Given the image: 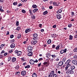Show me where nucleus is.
Returning a JSON list of instances; mask_svg holds the SVG:
<instances>
[{
	"label": "nucleus",
	"instance_id": "nucleus-9",
	"mask_svg": "<svg viewBox=\"0 0 77 77\" xmlns=\"http://www.w3.org/2000/svg\"><path fill=\"white\" fill-rule=\"evenodd\" d=\"M72 63L75 65H77V61L76 60H74L72 61Z\"/></svg>",
	"mask_w": 77,
	"mask_h": 77
},
{
	"label": "nucleus",
	"instance_id": "nucleus-18",
	"mask_svg": "<svg viewBox=\"0 0 77 77\" xmlns=\"http://www.w3.org/2000/svg\"><path fill=\"white\" fill-rule=\"evenodd\" d=\"M73 39V36L72 35H70L69 36V40H72Z\"/></svg>",
	"mask_w": 77,
	"mask_h": 77
},
{
	"label": "nucleus",
	"instance_id": "nucleus-46",
	"mask_svg": "<svg viewBox=\"0 0 77 77\" xmlns=\"http://www.w3.org/2000/svg\"><path fill=\"white\" fill-rule=\"evenodd\" d=\"M13 5H14V6H15V5H17V2H14L13 3Z\"/></svg>",
	"mask_w": 77,
	"mask_h": 77
},
{
	"label": "nucleus",
	"instance_id": "nucleus-40",
	"mask_svg": "<svg viewBox=\"0 0 77 77\" xmlns=\"http://www.w3.org/2000/svg\"><path fill=\"white\" fill-rule=\"evenodd\" d=\"M43 59L42 58H40L38 60V62H40V61H42Z\"/></svg>",
	"mask_w": 77,
	"mask_h": 77
},
{
	"label": "nucleus",
	"instance_id": "nucleus-20",
	"mask_svg": "<svg viewBox=\"0 0 77 77\" xmlns=\"http://www.w3.org/2000/svg\"><path fill=\"white\" fill-rule=\"evenodd\" d=\"M56 34H52L51 35V36L52 38H55L56 37Z\"/></svg>",
	"mask_w": 77,
	"mask_h": 77
},
{
	"label": "nucleus",
	"instance_id": "nucleus-64",
	"mask_svg": "<svg viewBox=\"0 0 77 77\" xmlns=\"http://www.w3.org/2000/svg\"><path fill=\"white\" fill-rule=\"evenodd\" d=\"M52 75H50L49 74V76H48V77H52Z\"/></svg>",
	"mask_w": 77,
	"mask_h": 77
},
{
	"label": "nucleus",
	"instance_id": "nucleus-19",
	"mask_svg": "<svg viewBox=\"0 0 77 77\" xmlns=\"http://www.w3.org/2000/svg\"><path fill=\"white\" fill-rule=\"evenodd\" d=\"M15 60H16V58H15V57H13L12 58V62H15Z\"/></svg>",
	"mask_w": 77,
	"mask_h": 77
},
{
	"label": "nucleus",
	"instance_id": "nucleus-28",
	"mask_svg": "<svg viewBox=\"0 0 77 77\" xmlns=\"http://www.w3.org/2000/svg\"><path fill=\"white\" fill-rule=\"evenodd\" d=\"M73 58H74V59H75V60H77V55H75L73 57Z\"/></svg>",
	"mask_w": 77,
	"mask_h": 77
},
{
	"label": "nucleus",
	"instance_id": "nucleus-29",
	"mask_svg": "<svg viewBox=\"0 0 77 77\" xmlns=\"http://www.w3.org/2000/svg\"><path fill=\"white\" fill-rule=\"evenodd\" d=\"M74 70H70V74H74Z\"/></svg>",
	"mask_w": 77,
	"mask_h": 77
},
{
	"label": "nucleus",
	"instance_id": "nucleus-10",
	"mask_svg": "<svg viewBox=\"0 0 77 77\" xmlns=\"http://www.w3.org/2000/svg\"><path fill=\"white\" fill-rule=\"evenodd\" d=\"M63 65V62L62 61H61L59 62L58 64V66H62Z\"/></svg>",
	"mask_w": 77,
	"mask_h": 77
},
{
	"label": "nucleus",
	"instance_id": "nucleus-31",
	"mask_svg": "<svg viewBox=\"0 0 77 77\" xmlns=\"http://www.w3.org/2000/svg\"><path fill=\"white\" fill-rule=\"evenodd\" d=\"M32 6L33 8H37V5H33Z\"/></svg>",
	"mask_w": 77,
	"mask_h": 77
},
{
	"label": "nucleus",
	"instance_id": "nucleus-51",
	"mask_svg": "<svg viewBox=\"0 0 77 77\" xmlns=\"http://www.w3.org/2000/svg\"><path fill=\"white\" fill-rule=\"evenodd\" d=\"M71 14L72 15V16H75V15L74 14V12H72Z\"/></svg>",
	"mask_w": 77,
	"mask_h": 77
},
{
	"label": "nucleus",
	"instance_id": "nucleus-43",
	"mask_svg": "<svg viewBox=\"0 0 77 77\" xmlns=\"http://www.w3.org/2000/svg\"><path fill=\"white\" fill-rule=\"evenodd\" d=\"M14 37V35H10V38L11 39L13 38Z\"/></svg>",
	"mask_w": 77,
	"mask_h": 77
},
{
	"label": "nucleus",
	"instance_id": "nucleus-48",
	"mask_svg": "<svg viewBox=\"0 0 77 77\" xmlns=\"http://www.w3.org/2000/svg\"><path fill=\"white\" fill-rule=\"evenodd\" d=\"M15 69H19V66H17L16 67Z\"/></svg>",
	"mask_w": 77,
	"mask_h": 77
},
{
	"label": "nucleus",
	"instance_id": "nucleus-44",
	"mask_svg": "<svg viewBox=\"0 0 77 77\" xmlns=\"http://www.w3.org/2000/svg\"><path fill=\"white\" fill-rule=\"evenodd\" d=\"M21 60L22 61H23V62H24V61H25V60H24V57L21 58Z\"/></svg>",
	"mask_w": 77,
	"mask_h": 77
},
{
	"label": "nucleus",
	"instance_id": "nucleus-2",
	"mask_svg": "<svg viewBox=\"0 0 77 77\" xmlns=\"http://www.w3.org/2000/svg\"><path fill=\"white\" fill-rule=\"evenodd\" d=\"M32 35L33 37H34L32 38L33 40H36V39H38V38L37 37V36H38V34L35 33L32 34Z\"/></svg>",
	"mask_w": 77,
	"mask_h": 77
},
{
	"label": "nucleus",
	"instance_id": "nucleus-32",
	"mask_svg": "<svg viewBox=\"0 0 77 77\" xmlns=\"http://www.w3.org/2000/svg\"><path fill=\"white\" fill-rule=\"evenodd\" d=\"M48 13V11H45V12H44L43 13V15H46V14Z\"/></svg>",
	"mask_w": 77,
	"mask_h": 77
},
{
	"label": "nucleus",
	"instance_id": "nucleus-41",
	"mask_svg": "<svg viewBox=\"0 0 77 77\" xmlns=\"http://www.w3.org/2000/svg\"><path fill=\"white\" fill-rule=\"evenodd\" d=\"M21 2H23V3H26V2H27V0H20Z\"/></svg>",
	"mask_w": 77,
	"mask_h": 77
},
{
	"label": "nucleus",
	"instance_id": "nucleus-37",
	"mask_svg": "<svg viewBox=\"0 0 77 77\" xmlns=\"http://www.w3.org/2000/svg\"><path fill=\"white\" fill-rule=\"evenodd\" d=\"M53 77H58V76H57V75L56 74H54L53 75Z\"/></svg>",
	"mask_w": 77,
	"mask_h": 77
},
{
	"label": "nucleus",
	"instance_id": "nucleus-33",
	"mask_svg": "<svg viewBox=\"0 0 77 77\" xmlns=\"http://www.w3.org/2000/svg\"><path fill=\"white\" fill-rule=\"evenodd\" d=\"M60 47V45H58V46H57L56 47V49L57 50H59V49Z\"/></svg>",
	"mask_w": 77,
	"mask_h": 77
},
{
	"label": "nucleus",
	"instance_id": "nucleus-1",
	"mask_svg": "<svg viewBox=\"0 0 77 77\" xmlns=\"http://www.w3.org/2000/svg\"><path fill=\"white\" fill-rule=\"evenodd\" d=\"M27 50V52L32 51L33 50V47L30 45H29L28 47Z\"/></svg>",
	"mask_w": 77,
	"mask_h": 77
},
{
	"label": "nucleus",
	"instance_id": "nucleus-42",
	"mask_svg": "<svg viewBox=\"0 0 77 77\" xmlns=\"http://www.w3.org/2000/svg\"><path fill=\"white\" fill-rule=\"evenodd\" d=\"M73 51L74 52H77V47L76 48H75L74 50Z\"/></svg>",
	"mask_w": 77,
	"mask_h": 77
},
{
	"label": "nucleus",
	"instance_id": "nucleus-14",
	"mask_svg": "<svg viewBox=\"0 0 77 77\" xmlns=\"http://www.w3.org/2000/svg\"><path fill=\"white\" fill-rule=\"evenodd\" d=\"M26 71H22L21 72V74L22 75H26Z\"/></svg>",
	"mask_w": 77,
	"mask_h": 77
},
{
	"label": "nucleus",
	"instance_id": "nucleus-21",
	"mask_svg": "<svg viewBox=\"0 0 77 77\" xmlns=\"http://www.w3.org/2000/svg\"><path fill=\"white\" fill-rule=\"evenodd\" d=\"M38 11V8H36L34 9V10L32 11V12L33 13H35V12H37Z\"/></svg>",
	"mask_w": 77,
	"mask_h": 77
},
{
	"label": "nucleus",
	"instance_id": "nucleus-8",
	"mask_svg": "<svg viewBox=\"0 0 77 77\" xmlns=\"http://www.w3.org/2000/svg\"><path fill=\"white\" fill-rule=\"evenodd\" d=\"M29 53L27 54V56H29L30 57V56H33V52L32 51H31L30 52H28Z\"/></svg>",
	"mask_w": 77,
	"mask_h": 77
},
{
	"label": "nucleus",
	"instance_id": "nucleus-25",
	"mask_svg": "<svg viewBox=\"0 0 77 77\" xmlns=\"http://www.w3.org/2000/svg\"><path fill=\"white\" fill-rule=\"evenodd\" d=\"M54 71H52L49 74L50 75H53L54 74ZM52 74V75H51Z\"/></svg>",
	"mask_w": 77,
	"mask_h": 77
},
{
	"label": "nucleus",
	"instance_id": "nucleus-12",
	"mask_svg": "<svg viewBox=\"0 0 77 77\" xmlns=\"http://www.w3.org/2000/svg\"><path fill=\"white\" fill-rule=\"evenodd\" d=\"M15 53H17V56H20V51H18V50H16L14 51Z\"/></svg>",
	"mask_w": 77,
	"mask_h": 77
},
{
	"label": "nucleus",
	"instance_id": "nucleus-4",
	"mask_svg": "<svg viewBox=\"0 0 77 77\" xmlns=\"http://www.w3.org/2000/svg\"><path fill=\"white\" fill-rule=\"evenodd\" d=\"M67 51V49L66 48L64 49V50H62L60 51V53L61 54H63L64 53H66Z\"/></svg>",
	"mask_w": 77,
	"mask_h": 77
},
{
	"label": "nucleus",
	"instance_id": "nucleus-47",
	"mask_svg": "<svg viewBox=\"0 0 77 77\" xmlns=\"http://www.w3.org/2000/svg\"><path fill=\"white\" fill-rule=\"evenodd\" d=\"M16 30H18V31H19V30H20V26H18V27H17L16 29Z\"/></svg>",
	"mask_w": 77,
	"mask_h": 77
},
{
	"label": "nucleus",
	"instance_id": "nucleus-15",
	"mask_svg": "<svg viewBox=\"0 0 77 77\" xmlns=\"http://www.w3.org/2000/svg\"><path fill=\"white\" fill-rule=\"evenodd\" d=\"M15 47V45L14 43H12L11 45L10 46V47L12 48H14Z\"/></svg>",
	"mask_w": 77,
	"mask_h": 77
},
{
	"label": "nucleus",
	"instance_id": "nucleus-26",
	"mask_svg": "<svg viewBox=\"0 0 77 77\" xmlns=\"http://www.w3.org/2000/svg\"><path fill=\"white\" fill-rule=\"evenodd\" d=\"M36 76H37V75L35 73H34L32 74V77H36Z\"/></svg>",
	"mask_w": 77,
	"mask_h": 77
},
{
	"label": "nucleus",
	"instance_id": "nucleus-56",
	"mask_svg": "<svg viewBox=\"0 0 77 77\" xmlns=\"http://www.w3.org/2000/svg\"><path fill=\"white\" fill-rule=\"evenodd\" d=\"M8 53H7V52H6V53H4V55L5 56H7V55H8Z\"/></svg>",
	"mask_w": 77,
	"mask_h": 77
},
{
	"label": "nucleus",
	"instance_id": "nucleus-62",
	"mask_svg": "<svg viewBox=\"0 0 77 77\" xmlns=\"http://www.w3.org/2000/svg\"><path fill=\"white\" fill-rule=\"evenodd\" d=\"M41 63H40L38 64V67H40V66H41Z\"/></svg>",
	"mask_w": 77,
	"mask_h": 77
},
{
	"label": "nucleus",
	"instance_id": "nucleus-38",
	"mask_svg": "<svg viewBox=\"0 0 77 77\" xmlns=\"http://www.w3.org/2000/svg\"><path fill=\"white\" fill-rule=\"evenodd\" d=\"M51 56L53 58L56 57V56L55 55V54H54V55H51Z\"/></svg>",
	"mask_w": 77,
	"mask_h": 77
},
{
	"label": "nucleus",
	"instance_id": "nucleus-36",
	"mask_svg": "<svg viewBox=\"0 0 77 77\" xmlns=\"http://www.w3.org/2000/svg\"><path fill=\"white\" fill-rule=\"evenodd\" d=\"M72 26V25L71 23H70L68 24V27H71V26Z\"/></svg>",
	"mask_w": 77,
	"mask_h": 77
},
{
	"label": "nucleus",
	"instance_id": "nucleus-60",
	"mask_svg": "<svg viewBox=\"0 0 77 77\" xmlns=\"http://www.w3.org/2000/svg\"><path fill=\"white\" fill-rule=\"evenodd\" d=\"M0 11L2 12H4V10L2 9H1V10H0Z\"/></svg>",
	"mask_w": 77,
	"mask_h": 77
},
{
	"label": "nucleus",
	"instance_id": "nucleus-45",
	"mask_svg": "<svg viewBox=\"0 0 77 77\" xmlns=\"http://www.w3.org/2000/svg\"><path fill=\"white\" fill-rule=\"evenodd\" d=\"M16 24L17 26H18V25H19V22L18 21L16 22Z\"/></svg>",
	"mask_w": 77,
	"mask_h": 77
},
{
	"label": "nucleus",
	"instance_id": "nucleus-23",
	"mask_svg": "<svg viewBox=\"0 0 77 77\" xmlns=\"http://www.w3.org/2000/svg\"><path fill=\"white\" fill-rule=\"evenodd\" d=\"M75 66L73 65L72 66H71L70 68L71 69V70H74V69H75Z\"/></svg>",
	"mask_w": 77,
	"mask_h": 77
},
{
	"label": "nucleus",
	"instance_id": "nucleus-58",
	"mask_svg": "<svg viewBox=\"0 0 77 77\" xmlns=\"http://www.w3.org/2000/svg\"><path fill=\"white\" fill-rule=\"evenodd\" d=\"M47 63H47L46 62H45L43 63V64H44V65H47Z\"/></svg>",
	"mask_w": 77,
	"mask_h": 77
},
{
	"label": "nucleus",
	"instance_id": "nucleus-11",
	"mask_svg": "<svg viewBox=\"0 0 77 77\" xmlns=\"http://www.w3.org/2000/svg\"><path fill=\"white\" fill-rule=\"evenodd\" d=\"M31 43L32 44V45H35V44L37 43V41L33 40L31 42Z\"/></svg>",
	"mask_w": 77,
	"mask_h": 77
},
{
	"label": "nucleus",
	"instance_id": "nucleus-35",
	"mask_svg": "<svg viewBox=\"0 0 77 77\" xmlns=\"http://www.w3.org/2000/svg\"><path fill=\"white\" fill-rule=\"evenodd\" d=\"M21 12H22V13H23V14H25L26 13V11H25V10H24V9H22L21 10Z\"/></svg>",
	"mask_w": 77,
	"mask_h": 77
},
{
	"label": "nucleus",
	"instance_id": "nucleus-61",
	"mask_svg": "<svg viewBox=\"0 0 77 77\" xmlns=\"http://www.w3.org/2000/svg\"><path fill=\"white\" fill-rule=\"evenodd\" d=\"M42 24H39V25H38V26L39 27H42Z\"/></svg>",
	"mask_w": 77,
	"mask_h": 77
},
{
	"label": "nucleus",
	"instance_id": "nucleus-27",
	"mask_svg": "<svg viewBox=\"0 0 77 77\" xmlns=\"http://www.w3.org/2000/svg\"><path fill=\"white\" fill-rule=\"evenodd\" d=\"M57 19L60 20V19L61 18H62V17H61V15L60 14L59 16L57 17Z\"/></svg>",
	"mask_w": 77,
	"mask_h": 77
},
{
	"label": "nucleus",
	"instance_id": "nucleus-49",
	"mask_svg": "<svg viewBox=\"0 0 77 77\" xmlns=\"http://www.w3.org/2000/svg\"><path fill=\"white\" fill-rule=\"evenodd\" d=\"M3 55L0 54V59L1 58H3Z\"/></svg>",
	"mask_w": 77,
	"mask_h": 77
},
{
	"label": "nucleus",
	"instance_id": "nucleus-52",
	"mask_svg": "<svg viewBox=\"0 0 77 77\" xmlns=\"http://www.w3.org/2000/svg\"><path fill=\"white\" fill-rule=\"evenodd\" d=\"M55 48H56V47H55V45H52V48H53L54 49Z\"/></svg>",
	"mask_w": 77,
	"mask_h": 77
},
{
	"label": "nucleus",
	"instance_id": "nucleus-39",
	"mask_svg": "<svg viewBox=\"0 0 77 77\" xmlns=\"http://www.w3.org/2000/svg\"><path fill=\"white\" fill-rule=\"evenodd\" d=\"M14 41H15V40L14 39H12L10 41L11 42H12V43H14Z\"/></svg>",
	"mask_w": 77,
	"mask_h": 77
},
{
	"label": "nucleus",
	"instance_id": "nucleus-5",
	"mask_svg": "<svg viewBox=\"0 0 77 77\" xmlns=\"http://www.w3.org/2000/svg\"><path fill=\"white\" fill-rule=\"evenodd\" d=\"M29 63L31 65H34V64L35 63V61L31 59L29 61Z\"/></svg>",
	"mask_w": 77,
	"mask_h": 77
},
{
	"label": "nucleus",
	"instance_id": "nucleus-55",
	"mask_svg": "<svg viewBox=\"0 0 77 77\" xmlns=\"http://www.w3.org/2000/svg\"><path fill=\"white\" fill-rule=\"evenodd\" d=\"M38 60L37 59H35V61H34V63H38Z\"/></svg>",
	"mask_w": 77,
	"mask_h": 77
},
{
	"label": "nucleus",
	"instance_id": "nucleus-24",
	"mask_svg": "<svg viewBox=\"0 0 77 77\" xmlns=\"http://www.w3.org/2000/svg\"><path fill=\"white\" fill-rule=\"evenodd\" d=\"M47 43L48 44H51V39H49L47 41Z\"/></svg>",
	"mask_w": 77,
	"mask_h": 77
},
{
	"label": "nucleus",
	"instance_id": "nucleus-17",
	"mask_svg": "<svg viewBox=\"0 0 77 77\" xmlns=\"http://www.w3.org/2000/svg\"><path fill=\"white\" fill-rule=\"evenodd\" d=\"M51 56V54L50 53H48L47 54H46V57L49 59V57H50Z\"/></svg>",
	"mask_w": 77,
	"mask_h": 77
},
{
	"label": "nucleus",
	"instance_id": "nucleus-30",
	"mask_svg": "<svg viewBox=\"0 0 77 77\" xmlns=\"http://www.w3.org/2000/svg\"><path fill=\"white\" fill-rule=\"evenodd\" d=\"M25 68H30V66L29 65H27L25 67Z\"/></svg>",
	"mask_w": 77,
	"mask_h": 77
},
{
	"label": "nucleus",
	"instance_id": "nucleus-63",
	"mask_svg": "<svg viewBox=\"0 0 77 77\" xmlns=\"http://www.w3.org/2000/svg\"><path fill=\"white\" fill-rule=\"evenodd\" d=\"M52 27H53V28H56V25H53Z\"/></svg>",
	"mask_w": 77,
	"mask_h": 77
},
{
	"label": "nucleus",
	"instance_id": "nucleus-54",
	"mask_svg": "<svg viewBox=\"0 0 77 77\" xmlns=\"http://www.w3.org/2000/svg\"><path fill=\"white\" fill-rule=\"evenodd\" d=\"M5 53V51H4V50H3L2 51L0 54H2L3 53Z\"/></svg>",
	"mask_w": 77,
	"mask_h": 77
},
{
	"label": "nucleus",
	"instance_id": "nucleus-53",
	"mask_svg": "<svg viewBox=\"0 0 77 77\" xmlns=\"http://www.w3.org/2000/svg\"><path fill=\"white\" fill-rule=\"evenodd\" d=\"M66 60V58L64 57L63 59V62H65V60Z\"/></svg>",
	"mask_w": 77,
	"mask_h": 77
},
{
	"label": "nucleus",
	"instance_id": "nucleus-50",
	"mask_svg": "<svg viewBox=\"0 0 77 77\" xmlns=\"http://www.w3.org/2000/svg\"><path fill=\"white\" fill-rule=\"evenodd\" d=\"M29 12L30 14H32V10H31V9H30L29 10Z\"/></svg>",
	"mask_w": 77,
	"mask_h": 77
},
{
	"label": "nucleus",
	"instance_id": "nucleus-7",
	"mask_svg": "<svg viewBox=\"0 0 77 77\" xmlns=\"http://www.w3.org/2000/svg\"><path fill=\"white\" fill-rule=\"evenodd\" d=\"M60 2H58V3H57L56 2H54L53 3V5L54 6H59V5Z\"/></svg>",
	"mask_w": 77,
	"mask_h": 77
},
{
	"label": "nucleus",
	"instance_id": "nucleus-6",
	"mask_svg": "<svg viewBox=\"0 0 77 77\" xmlns=\"http://www.w3.org/2000/svg\"><path fill=\"white\" fill-rule=\"evenodd\" d=\"M32 30H31V29L30 28H29L27 29H26L25 31V33H27L28 32H31Z\"/></svg>",
	"mask_w": 77,
	"mask_h": 77
},
{
	"label": "nucleus",
	"instance_id": "nucleus-34",
	"mask_svg": "<svg viewBox=\"0 0 77 77\" xmlns=\"http://www.w3.org/2000/svg\"><path fill=\"white\" fill-rule=\"evenodd\" d=\"M36 18V16L35 15H33V16L32 17V20H34Z\"/></svg>",
	"mask_w": 77,
	"mask_h": 77
},
{
	"label": "nucleus",
	"instance_id": "nucleus-16",
	"mask_svg": "<svg viewBox=\"0 0 77 77\" xmlns=\"http://www.w3.org/2000/svg\"><path fill=\"white\" fill-rule=\"evenodd\" d=\"M62 12V10L61 9H59L58 10L57 12V14H60V13H61Z\"/></svg>",
	"mask_w": 77,
	"mask_h": 77
},
{
	"label": "nucleus",
	"instance_id": "nucleus-57",
	"mask_svg": "<svg viewBox=\"0 0 77 77\" xmlns=\"http://www.w3.org/2000/svg\"><path fill=\"white\" fill-rule=\"evenodd\" d=\"M42 10H43V11H44V9H45V8L44 7V6H42Z\"/></svg>",
	"mask_w": 77,
	"mask_h": 77
},
{
	"label": "nucleus",
	"instance_id": "nucleus-13",
	"mask_svg": "<svg viewBox=\"0 0 77 77\" xmlns=\"http://www.w3.org/2000/svg\"><path fill=\"white\" fill-rule=\"evenodd\" d=\"M70 71L71 70H70V69H68L67 70L66 74H67V75H69V74H70Z\"/></svg>",
	"mask_w": 77,
	"mask_h": 77
},
{
	"label": "nucleus",
	"instance_id": "nucleus-22",
	"mask_svg": "<svg viewBox=\"0 0 77 77\" xmlns=\"http://www.w3.org/2000/svg\"><path fill=\"white\" fill-rule=\"evenodd\" d=\"M65 66H66V67H65V69H66V70H68V68H69V66H70V65H65Z\"/></svg>",
	"mask_w": 77,
	"mask_h": 77
},
{
	"label": "nucleus",
	"instance_id": "nucleus-59",
	"mask_svg": "<svg viewBox=\"0 0 77 77\" xmlns=\"http://www.w3.org/2000/svg\"><path fill=\"white\" fill-rule=\"evenodd\" d=\"M49 9H53V6H50L49 7Z\"/></svg>",
	"mask_w": 77,
	"mask_h": 77
},
{
	"label": "nucleus",
	"instance_id": "nucleus-3",
	"mask_svg": "<svg viewBox=\"0 0 77 77\" xmlns=\"http://www.w3.org/2000/svg\"><path fill=\"white\" fill-rule=\"evenodd\" d=\"M71 59L68 60L65 63V65H68L71 66Z\"/></svg>",
	"mask_w": 77,
	"mask_h": 77
}]
</instances>
